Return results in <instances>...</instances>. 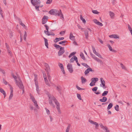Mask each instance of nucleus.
Listing matches in <instances>:
<instances>
[{
	"label": "nucleus",
	"instance_id": "21",
	"mask_svg": "<svg viewBox=\"0 0 132 132\" xmlns=\"http://www.w3.org/2000/svg\"><path fill=\"white\" fill-rule=\"evenodd\" d=\"M67 42V41L66 40H63L59 42V44H62V45L65 46V44H64V43H65Z\"/></svg>",
	"mask_w": 132,
	"mask_h": 132
},
{
	"label": "nucleus",
	"instance_id": "18",
	"mask_svg": "<svg viewBox=\"0 0 132 132\" xmlns=\"http://www.w3.org/2000/svg\"><path fill=\"white\" fill-rule=\"evenodd\" d=\"M69 38L72 40H75V37L73 36V34L71 32L70 33Z\"/></svg>",
	"mask_w": 132,
	"mask_h": 132
},
{
	"label": "nucleus",
	"instance_id": "38",
	"mask_svg": "<svg viewBox=\"0 0 132 132\" xmlns=\"http://www.w3.org/2000/svg\"><path fill=\"white\" fill-rule=\"evenodd\" d=\"M81 64L83 65L86 68H88V67H89V66L88 65L86 64L85 63H81Z\"/></svg>",
	"mask_w": 132,
	"mask_h": 132
},
{
	"label": "nucleus",
	"instance_id": "62",
	"mask_svg": "<svg viewBox=\"0 0 132 132\" xmlns=\"http://www.w3.org/2000/svg\"><path fill=\"white\" fill-rule=\"evenodd\" d=\"M20 24L22 26H23V27H24V28H26V26L24 25L23 23L22 22H21V23Z\"/></svg>",
	"mask_w": 132,
	"mask_h": 132
},
{
	"label": "nucleus",
	"instance_id": "60",
	"mask_svg": "<svg viewBox=\"0 0 132 132\" xmlns=\"http://www.w3.org/2000/svg\"><path fill=\"white\" fill-rule=\"evenodd\" d=\"M77 26H78V28L79 29H81V30H83V29H84L83 28H81V26L79 24H78V25H77Z\"/></svg>",
	"mask_w": 132,
	"mask_h": 132
},
{
	"label": "nucleus",
	"instance_id": "36",
	"mask_svg": "<svg viewBox=\"0 0 132 132\" xmlns=\"http://www.w3.org/2000/svg\"><path fill=\"white\" fill-rule=\"evenodd\" d=\"M70 124H69L66 128V132H69V131L70 129Z\"/></svg>",
	"mask_w": 132,
	"mask_h": 132
},
{
	"label": "nucleus",
	"instance_id": "1",
	"mask_svg": "<svg viewBox=\"0 0 132 132\" xmlns=\"http://www.w3.org/2000/svg\"><path fill=\"white\" fill-rule=\"evenodd\" d=\"M48 13L51 15L60 16L61 19H64L63 15L61 10L58 11L57 10L51 9L49 11Z\"/></svg>",
	"mask_w": 132,
	"mask_h": 132
},
{
	"label": "nucleus",
	"instance_id": "44",
	"mask_svg": "<svg viewBox=\"0 0 132 132\" xmlns=\"http://www.w3.org/2000/svg\"><path fill=\"white\" fill-rule=\"evenodd\" d=\"M45 109L46 111L47 114L48 115L50 114V112L49 110L46 108H45Z\"/></svg>",
	"mask_w": 132,
	"mask_h": 132
},
{
	"label": "nucleus",
	"instance_id": "35",
	"mask_svg": "<svg viewBox=\"0 0 132 132\" xmlns=\"http://www.w3.org/2000/svg\"><path fill=\"white\" fill-rule=\"evenodd\" d=\"M76 52H73L72 53H71L69 55V58H70L72 57V56L74 55L76 53Z\"/></svg>",
	"mask_w": 132,
	"mask_h": 132
},
{
	"label": "nucleus",
	"instance_id": "13",
	"mask_svg": "<svg viewBox=\"0 0 132 132\" xmlns=\"http://www.w3.org/2000/svg\"><path fill=\"white\" fill-rule=\"evenodd\" d=\"M84 34L85 36V38L86 39L88 38V31L87 30H86L84 31Z\"/></svg>",
	"mask_w": 132,
	"mask_h": 132
},
{
	"label": "nucleus",
	"instance_id": "40",
	"mask_svg": "<svg viewBox=\"0 0 132 132\" xmlns=\"http://www.w3.org/2000/svg\"><path fill=\"white\" fill-rule=\"evenodd\" d=\"M27 33L26 31H24V39L25 40H26V37L27 36Z\"/></svg>",
	"mask_w": 132,
	"mask_h": 132
},
{
	"label": "nucleus",
	"instance_id": "50",
	"mask_svg": "<svg viewBox=\"0 0 132 132\" xmlns=\"http://www.w3.org/2000/svg\"><path fill=\"white\" fill-rule=\"evenodd\" d=\"M1 93L3 94L4 96V98H5L6 95V94L5 91L3 89Z\"/></svg>",
	"mask_w": 132,
	"mask_h": 132
},
{
	"label": "nucleus",
	"instance_id": "16",
	"mask_svg": "<svg viewBox=\"0 0 132 132\" xmlns=\"http://www.w3.org/2000/svg\"><path fill=\"white\" fill-rule=\"evenodd\" d=\"M35 85L36 88V90L38 94H39L40 90L39 89V86L38 85V83H36Z\"/></svg>",
	"mask_w": 132,
	"mask_h": 132
},
{
	"label": "nucleus",
	"instance_id": "3",
	"mask_svg": "<svg viewBox=\"0 0 132 132\" xmlns=\"http://www.w3.org/2000/svg\"><path fill=\"white\" fill-rule=\"evenodd\" d=\"M12 76H13V77L14 78L16 84L20 88H22L21 86H22V81L20 80L19 81H18L17 80V78L16 76H14V74L12 73Z\"/></svg>",
	"mask_w": 132,
	"mask_h": 132
},
{
	"label": "nucleus",
	"instance_id": "23",
	"mask_svg": "<svg viewBox=\"0 0 132 132\" xmlns=\"http://www.w3.org/2000/svg\"><path fill=\"white\" fill-rule=\"evenodd\" d=\"M108 91H105L102 94V96H105L107 95L108 93Z\"/></svg>",
	"mask_w": 132,
	"mask_h": 132
},
{
	"label": "nucleus",
	"instance_id": "30",
	"mask_svg": "<svg viewBox=\"0 0 132 132\" xmlns=\"http://www.w3.org/2000/svg\"><path fill=\"white\" fill-rule=\"evenodd\" d=\"M94 60L97 61L98 62H100L101 64L102 63V61L97 57H96Z\"/></svg>",
	"mask_w": 132,
	"mask_h": 132
},
{
	"label": "nucleus",
	"instance_id": "39",
	"mask_svg": "<svg viewBox=\"0 0 132 132\" xmlns=\"http://www.w3.org/2000/svg\"><path fill=\"white\" fill-rule=\"evenodd\" d=\"M92 48L93 49V53L95 54L97 52H96L95 48L93 46H92Z\"/></svg>",
	"mask_w": 132,
	"mask_h": 132
},
{
	"label": "nucleus",
	"instance_id": "4",
	"mask_svg": "<svg viewBox=\"0 0 132 132\" xmlns=\"http://www.w3.org/2000/svg\"><path fill=\"white\" fill-rule=\"evenodd\" d=\"M31 2L32 4L34 6L36 5H38L40 4L41 2L39 0H31Z\"/></svg>",
	"mask_w": 132,
	"mask_h": 132
},
{
	"label": "nucleus",
	"instance_id": "47",
	"mask_svg": "<svg viewBox=\"0 0 132 132\" xmlns=\"http://www.w3.org/2000/svg\"><path fill=\"white\" fill-rule=\"evenodd\" d=\"M3 81L4 84L6 85H7L8 84V82L4 79H3Z\"/></svg>",
	"mask_w": 132,
	"mask_h": 132
},
{
	"label": "nucleus",
	"instance_id": "59",
	"mask_svg": "<svg viewBox=\"0 0 132 132\" xmlns=\"http://www.w3.org/2000/svg\"><path fill=\"white\" fill-rule=\"evenodd\" d=\"M97 24L99 26H103V24L102 23H101L99 21H98V22H97Z\"/></svg>",
	"mask_w": 132,
	"mask_h": 132
},
{
	"label": "nucleus",
	"instance_id": "37",
	"mask_svg": "<svg viewBox=\"0 0 132 132\" xmlns=\"http://www.w3.org/2000/svg\"><path fill=\"white\" fill-rule=\"evenodd\" d=\"M119 105H116V106H115L114 107V108L115 110H116L117 111H119Z\"/></svg>",
	"mask_w": 132,
	"mask_h": 132
},
{
	"label": "nucleus",
	"instance_id": "6",
	"mask_svg": "<svg viewBox=\"0 0 132 132\" xmlns=\"http://www.w3.org/2000/svg\"><path fill=\"white\" fill-rule=\"evenodd\" d=\"M48 19V17L46 16H44L42 19V23L44 24L47 21Z\"/></svg>",
	"mask_w": 132,
	"mask_h": 132
},
{
	"label": "nucleus",
	"instance_id": "58",
	"mask_svg": "<svg viewBox=\"0 0 132 132\" xmlns=\"http://www.w3.org/2000/svg\"><path fill=\"white\" fill-rule=\"evenodd\" d=\"M56 108L57 110V111L59 113V114H61V112L60 110V107H58L57 108Z\"/></svg>",
	"mask_w": 132,
	"mask_h": 132
},
{
	"label": "nucleus",
	"instance_id": "32",
	"mask_svg": "<svg viewBox=\"0 0 132 132\" xmlns=\"http://www.w3.org/2000/svg\"><path fill=\"white\" fill-rule=\"evenodd\" d=\"M94 60L97 61L98 62H100L101 64L102 63V61L97 57H96Z\"/></svg>",
	"mask_w": 132,
	"mask_h": 132
},
{
	"label": "nucleus",
	"instance_id": "56",
	"mask_svg": "<svg viewBox=\"0 0 132 132\" xmlns=\"http://www.w3.org/2000/svg\"><path fill=\"white\" fill-rule=\"evenodd\" d=\"M76 87L77 88V89L79 90H84V88H81L77 85L76 86Z\"/></svg>",
	"mask_w": 132,
	"mask_h": 132
},
{
	"label": "nucleus",
	"instance_id": "31",
	"mask_svg": "<svg viewBox=\"0 0 132 132\" xmlns=\"http://www.w3.org/2000/svg\"><path fill=\"white\" fill-rule=\"evenodd\" d=\"M94 60L97 61L98 62H100L101 64L102 63V61L97 57H96Z\"/></svg>",
	"mask_w": 132,
	"mask_h": 132
},
{
	"label": "nucleus",
	"instance_id": "28",
	"mask_svg": "<svg viewBox=\"0 0 132 132\" xmlns=\"http://www.w3.org/2000/svg\"><path fill=\"white\" fill-rule=\"evenodd\" d=\"M80 18L81 20L84 23H85L86 22V21L82 17L81 15H80Z\"/></svg>",
	"mask_w": 132,
	"mask_h": 132
},
{
	"label": "nucleus",
	"instance_id": "5",
	"mask_svg": "<svg viewBox=\"0 0 132 132\" xmlns=\"http://www.w3.org/2000/svg\"><path fill=\"white\" fill-rule=\"evenodd\" d=\"M101 84L100 86L101 87H103L104 89L106 88V86L105 85V82L103 80V78H100Z\"/></svg>",
	"mask_w": 132,
	"mask_h": 132
},
{
	"label": "nucleus",
	"instance_id": "61",
	"mask_svg": "<svg viewBox=\"0 0 132 132\" xmlns=\"http://www.w3.org/2000/svg\"><path fill=\"white\" fill-rule=\"evenodd\" d=\"M44 26L46 28V29L47 30H48L49 29V27H48L46 24L45 25H44Z\"/></svg>",
	"mask_w": 132,
	"mask_h": 132
},
{
	"label": "nucleus",
	"instance_id": "20",
	"mask_svg": "<svg viewBox=\"0 0 132 132\" xmlns=\"http://www.w3.org/2000/svg\"><path fill=\"white\" fill-rule=\"evenodd\" d=\"M49 103L53 107H55V105L52 103V100L50 99L49 101Z\"/></svg>",
	"mask_w": 132,
	"mask_h": 132
},
{
	"label": "nucleus",
	"instance_id": "63",
	"mask_svg": "<svg viewBox=\"0 0 132 132\" xmlns=\"http://www.w3.org/2000/svg\"><path fill=\"white\" fill-rule=\"evenodd\" d=\"M94 22L96 24H97V22H98V21L96 19H95L93 20Z\"/></svg>",
	"mask_w": 132,
	"mask_h": 132
},
{
	"label": "nucleus",
	"instance_id": "33",
	"mask_svg": "<svg viewBox=\"0 0 132 132\" xmlns=\"http://www.w3.org/2000/svg\"><path fill=\"white\" fill-rule=\"evenodd\" d=\"M90 54L92 56V58L95 60L96 57L91 52H90Z\"/></svg>",
	"mask_w": 132,
	"mask_h": 132
},
{
	"label": "nucleus",
	"instance_id": "46",
	"mask_svg": "<svg viewBox=\"0 0 132 132\" xmlns=\"http://www.w3.org/2000/svg\"><path fill=\"white\" fill-rule=\"evenodd\" d=\"M13 96V93L11 92L10 94V96H9V100L11 99L12 98Z\"/></svg>",
	"mask_w": 132,
	"mask_h": 132
},
{
	"label": "nucleus",
	"instance_id": "41",
	"mask_svg": "<svg viewBox=\"0 0 132 132\" xmlns=\"http://www.w3.org/2000/svg\"><path fill=\"white\" fill-rule=\"evenodd\" d=\"M56 89L61 94V89L60 88V87H59L57 86L56 87Z\"/></svg>",
	"mask_w": 132,
	"mask_h": 132
},
{
	"label": "nucleus",
	"instance_id": "17",
	"mask_svg": "<svg viewBox=\"0 0 132 132\" xmlns=\"http://www.w3.org/2000/svg\"><path fill=\"white\" fill-rule=\"evenodd\" d=\"M45 40V44L46 47L48 48V43L47 40L45 37H43Z\"/></svg>",
	"mask_w": 132,
	"mask_h": 132
},
{
	"label": "nucleus",
	"instance_id": "7",
	"mask_svg": "<svg viewBox=\"0 0 132 132\" xmlns=\"http://www.w3.org/2000/svg\"><path fill=\"white\" fill-rule=\"evenodd\" d=\"M68 69L70 73H72L73 72L72 65L70 64H69L67 66Z\"/></svg>",
	"mask_w": 132,
	"mask_h": 132
},
{
	"label": "nucleus",
	"instance_id": "22",
	"mask_svg": "<svg viewBox=\"0 0 132 132\" xmlns=\"http://www.w3.org/2000/svg\"><path fill=\"white\" fill-rule=\"evenodd\" d=\"M43 5H40L39 6H35V8L38 11H39V7H41L43 6Z\"/></svg>",
	"mask_w": 132,
	"mask_h": 132
},
{
	"label": "nucleus",
	"instance_id": "8",
	"mask_svg": "<svg viewBox=\"0 0 132 132\" xmlns=\"http://www.w3.org/2000/svg\"><path fill=\"white\" fill-rule=\"evenodd\" d=\"M89 121L90 123L95 125L96 128L98 129V127L99 125L97 123L92 120H89Z\"/></svg>",
	"mask_w": 132,
	"mask_h": 132
},
{
	"label": "nucleus",
	"instance_id": "43",
	"mask_svg": "<svg viewBox=\"0 0 132 132\" xmlns=\"http://www.w3.org/2000/svg\"><path fill=\"white\" fill-rule=\"evenodd\" d=\"M34 76H35V84H36V83H38L37 82V76L35 75V74L34 75Z\"/></svg>",
	"mask_w": 132,
	"mask_h": 132
},
{
	"label": "nucleus",
	"instance_id": "51",
	"mask_svg": "<svg viewBox=\"0 0 132 132\" xmlns=\"http://www.w3.org/2000/svg\"><path fill=\"white\" fill-rule=\"evenodd\" d=\"M77 96L78 98L80 100H81V98L80 96V95L78 94H77Z\"/></svg>",
	"mask_w": 132,
	"mask_h": 132
},
{
	"label": "nucleus",
	"instance_id": "64",
	"mask_svg": "<svg viewBox=\"0 0 132 132\" xmlns=\"http://www.w3.org/2000/svg\"><path fill=\"white\" fill-rule=\"evenodd\" d=\"M95 85V84H94V83L93 82H92L89 84V85L90 86H93L94 85Z\"/></svg>",
	"mask_w": 132,
	"mask_h": 132
},
{
	"label": "nucleus",
	"instance_id": "55",
	"mask_svg": "<svg viewBox=\"0 0 132 132\" xmlns=\"http://www.w3.org/2000/svg\"><path fill=\"white\" fill-rule=\"evenodd\" d=\"M107 46L109 47L110 51H111L112 50V47H111V45H110L109 44H108Z\"/></svg>",
	"mask_w": 132,
	"mask_h": 132
},
{
	"label": "nucleus",
	"instance_id": "10",
	"mask_svg": "<svg viewBox=\"0 0 132 132\" xmlns=\"http://www.w3.org/2000/svg\"><path fill=\"white\" fill-rule=\"evenodd\" d=\"M64 39V38L63 37H59L58 38H56L54 40V42L55 43H56L57 42L61 40H63Z\"/></svg>",
	"mask_w": 132,
	"mask_h": 132
},
{
	"label": "nucleus",
	"instance_id": "45",
	"mask_svg": "<svg viewBox=\"0 0 132 132\" xmlns=\"http://www.w3.org/2000/svg\"><path fill=\"white\" fill-rule=\"evenodd\" d=\"M98 88L97 87H95L92 89V90L93 92H95L96 91Z\"/></svg>",
	"mask_w": 132,
	"mask_h": 132
},
{
	"label": "nucleus",
	"instance_id": "9",
	"mask_svg": "<svg viewBox=\"0 0 132 132\" xmlns=\"http://www.w3.org/2000/svg\"><path fill=\"white\" fill-rule=\"evenodd\" d=\"M45 66L46 68H45L46 71L47 72H48L50 71V68L49 66L47 63H45Z\"/></svg>",
	"mask_w": 132,
	"mask_h": 132
},
{
	"label": "nucleus",
	"instance_id": "15",
	"mask_svg": "<svg viewBox=\"0 0 132 132\" xmlns=\"http://www.w3.org/2000/svg\"><path fill=\"white\" fill-rule=\"evenodd\" d=\"M109 37H110L114 38H119V37L117 35L114 34V35H112L109 36Z\"/></svg>",
	"mask_w": 132,
	"mask_h": 132
},
{
	"label": "nucleus",
	"instance_id": "52",
	"mask_svg": "<svg viewBox=\"0 0 132 132\" xmlns=\"http://www.w3.org/2000/svg\"><path fill=\"white\" fill-rule=\"evenodd\" d=\"M47 76L48 78V79L50 81L51 79V77H50V74L48 72L47 73Z\"/></svg>",
	"mask_w": 132,
	"mask_h": 132
},
{
	"label": "nucleus",
	"instance_id": "27",
	"mask_svg": "<svg viewBox=\"0 0 132 132\" xmlns=\"http://www.w3.org/2000/svg\"><path fill=\"white\" fill-rule=\"evenodd\" d=\"M80 56L82 59H83V60H85V59H86L85 58L83 54L82 53H80Z\"/></svg>",
	"mask_w": 132,
	"mask_h": 132
},
{
	"label": "nucleus",
	"instance_id": "34",
	"mask_svg": "<svg viewBox=\"0 0 132 132\" xmlns=\"http://www.w3.org/2000/svg\"><path fill=\"white\" fill-rule=\"evenodd\" d=\"M58 65L61 69H63L64 68L63 65L62 63H59Z\"/></svg>",
	"mask_w": 132,
	"mask_h": 132
},
{
	"label": "nucleus",
	"instance_id": "25",
	"mask_svg": "<svg viewBox=\"0 0 132 132\" xmlns=\"http://www.w3.org/2000/svg\"><path fill=\"white\" fill-rule=\"evenodd\" d=\"M109 15L111 18H113L114 15V14L111 11L109 12Z\"/></svg>",
	"mask_w": 132,
	"mask_h": 132
},
{
	"label": "nucleus",
	"instance_id": "54",
	"mask_svg": "<svg viewBox=\"0 0 132 132\" xmlns=\"http://www.w3.org/2000/svg\"><path fill=\"white\" fill-rule=\"evenodd\" d=\"M120 65L122 68L123 69H126V68L125 65H123L122 63H120Z\"/></svg>",
	"mask_w": 132,
	"mask_h": 132
},
{
	"label": "nucleus",
	"instance_id": "24",
	"mask_svg": "<svg viewBox=\"0 0 132 132\" xmlns=\"http://www.w3.org/2000/svg\"><path fill=\"white\" fill-rule=\"evenodd\" d=\"M55 104L56 105V108H57L58 107H60V105L59 103L57 101H56V102L55 101L54 102Z\"/></svg>",
	"mask_w": 132,
	"mask_h": 132
},
{
	"label": "nucleus",
	"instance_id": "57",
	"mask_svg": "<svg viewBox=\"0 0 132 132\" xmlns=\"http://www.w3.org/2000/svg\"><path fill=\"white\" fill-rule=\"evenodd\" d=\"M52 0H47L46 2L47 4H50L52 2Z\"/></svg>",
	"mask_w": 132,
	"mask_h": 132
},
{
	"label": "nucleus",
	"instance_id": "29",
	"mask_svg": "<svg viewBox=\"0 0 132 132\" xmlns=\"http://www.w3.org/2000/svg\"><path fill=\"white\" fill-rule=\"evenodd\" d=\"M34 105L36 107V108L38 109H39V107L38 106V104H37V102H34Z\"/></svg>",
	"mask_w": 132,
	"mask_h": 132
},
{
	"label": "nucleus",
	"instance_id": "2",
	"mask_svg": "<svg viewBox=\"0 0 132 132\" xmlns=\"http://www.w3.org/2000/svg\"><path fill=\"white\" fill-rule=\"evenodd\" d=\"M53 45L56 49H58L59 48H60L59 51L58 52V55L59 56L62 55L65 52L64 47H62L59 45H57L56 44H54Z\"/></svg>",
	"mask_w": 132,
	"mask_h": 132
},
{
	"label": "nucleus",
	"instance_id": "11",
	"mask_svg": "<svg viewBox=\"0 0 132 132\" xmlns=\"http://www.w3.org/2000/svg\"><path fill=\"white\" fill-rule=\"evenodd\" d=\"M93 71L92 69L89 68L87 69L85 71L84 73L85 75H86L90 71Z\"/></svg>",
	"mask_w": 132,
	"mask_h": 132
},
{
	"label": "nucleus",
	"instance_id": "49",
	"mask_svg": "<svg viewBox=\"0 0 132 132\" xmlns=\"http://www.w3.org/2000/svg\"><path fill=\"white\" fill-rule=\"evenodd\" d=\"M9 33V37L10 38H11L13 36V34L12 32L11 31H10Z\"/></svg>",
	"mask_w": 132,
	"mask_h": 132
},
{
	"label": "nucleus",
	"instance_id": "48",
	"mask_svg": "<svg viewBox=\"0 0 132 132\" xmlns=\"http://www.w3.org/2000/svg\"><path fill=\"white\" fill-rule=\"evenodd\" d=\"M95 54L99 57H100L102 59H103V57H102L101 55L99 53L97 52L96 54Z\"/></svg>",
	"mask_w": 132,
	"mask_h": 132
},
{
	"label": "nucleus",
	"instance_id": "12",
	"mask_svg": "<svg viewBox=\"0 0 132 132\" xmlns=\"http://www.w3.org/2000/svg\"><path fill=\"white\" fill-rule=\"evenodd\" d=\"M103 96L102 98L100 99L99 101L102 102H105L107 101V98L105 96Z\"/></svg>",
	"mask_w": 132,
	"mask_h": 132
},
{
	"label": "nucleus",
	"instance_id": "53",
	"mask_svg": "<svg viewBox=\"0 0 132 132\" xmlns=\"http://www.w3.org/2000/svg\"><path fill=\"white\" fill-rule=\"evenodd\" d=\"M74 61V57L73 56L71 59L70 60V63H72L73 62V61Z\"/></svg>",
	"mask_w": 132,
	"mask_h": 132
},
{
	"label": "nucleus",
	"instance_id": "26",
	"mask_svg": "<svg viewBox=\"0 0 132 132\" xmlns=\"http://www.w3.org/2000/svg\"><path fill=\"white\" fill-rule=\"evenodd\" d=\"M113 104L111 103H110L108 105V107L107 109L108 110L110 109L112 106Z\"/></svg>",
	"mask_w": 132,
	"mask_h": 132
},
{
	"label": "nucleus",
	"instance_id": "19",
	"mask_svg": "<svg viewBox=\"0 0 132 132\" xmlns=\"http://www.w3.org/2000/svg\"><path fill=\"white\" fill-rule=\"evenodd\" d=\"M81 83L82 84L85 83L87 81L86 79L83 76H81Z\"/></svg>",
	"mask_w": 132,
	"mask_h": 132
},
{
	"label": "nucleus",
	"instance_id": "42",
	"mask_svg": "<svg viewBox=\"0 0 132 132\" xmlns=\"http://www.w3.org/2000/svg\"><path fill=\"white\" fill-rule=\"evenodd\" d=\"M92 12L93 13L96 14H98L99 13V12H98L96 10H93Z\"/></svg>",
	"mask_w": 132,
	"mask_h": 132
},
{
	"label": "nucleus",
	"instance_id": "14",
	"mask_svg": "<svg viewBox=\"0 0 132 132\" xmlns=\"http://www.w3.org/2000/svg\"><path fill=\"white\" fill-rule=\"evenodd\" d=\"M98 79L97 78H93L91 79L92 82L95 84V82L98 80Z\"/></svg>",
	"mask_w": 132,
	"mask_h": 132
}]
</instances>
